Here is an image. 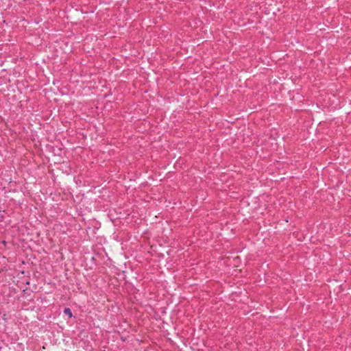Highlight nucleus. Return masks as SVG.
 <instances>
[{"label": "nucleus", "mask_w": 351, "mask_h": 351, "mask_svg": "<svg viewBox=\"0 0 351 351\" xmlns=\"http://www.w3.org/2000/svg\"><path fill=\"white\" fill-rule=\"evenodd\" d=\"M64 315H67L69 318L73 317V313L69 308H65L64 309Z\"/></svg>", "instance_id": "1"}]
</instances>
